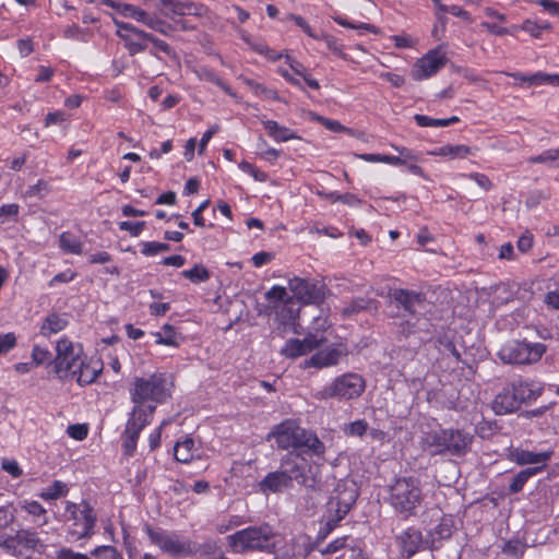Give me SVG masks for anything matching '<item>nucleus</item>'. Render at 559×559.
I'll return each mask as SVG.
<instances>
[{"mask_svg":"<svg viewBox=\"0 0 559 559\" xmlns=\"http://www.w3.org/2000/svg\"><path fill=\"white\" fill-rule=\"evenodd\" d=\"M274 439L277 449L301 452L306 455L322 457L326 451L318 435L299 426L294 419H286L275 425L266 440Z\"/></svg>","mask_w":559,"mask_h":559,"instance_id":"7ed1b4c3","label":"nucleus"},{"mask_svg":"<svg viewBox=\"0 0 559 559\" xmlns=\"http://www.w3.org/2000/svg\"><path fill=\"white\" fill-rule=\"evenodd\" d=\"M348 536H342L338 538H335L333 542L329 543L326 546L320 548V552L323 555H332L335 554L345 547H347Z\"/></svg>","mask_w":559,"mask_h":559,"instance_id":"49530a36","label":"nucleus"},{"mask_svg":"<svg viewBox=\"0 0 559 559\" xmlns=\"http://www.w3.org/2000/svg\"><path fill=\"white\" fill-rule=\"evenodd\" d=\"M445 53L439 49L428 51L423 58L418 59L413 67L412 78L415 81H421L435 75L447 63Z\"/></svg>","mask_w":559,"mask_h":559,"instance_id":"f3484780","label":"nucleus"},{"mask_svg":"<svg viewBox=\"0 0 559 559\" xmlns=\"http://www.w3.org/2000/svg\"><path fill=\"white\" fill-rule=\"evenodd\" d=\"M468 178L474 180L485 191L490 190L492 187L491 180L485 174L472 173L468 175Z\"/></svg>","mask_w":559,"mask_h":559,"instance_id":"338daca9","label":"nucleus"},{"mask_svg":"<svg viewBox=\"0 0 559 559\" xmlns=\"http://www.w3.org/2000/svg\"><path fill=\"white\" fill-rule=\"evenodd\" d=\"M16 345V336L13 332L0 335V355L7 354Z\"/></svg>","mask_w":559,"mask_h":559,"instance_id":"4d7b16f0","label":"nucleus"},{"mask_svg":"<svg viewBox=\"0 0 559 559\" xmlns=\"http://www.w3.org/2000/svg\"><path fill=\"white\" fill-rule=\"evenodd\" d=\"M551 455V451L536 453L527 450H515L513 452V460L519 465L540 464L543 469L546 465V462L550 460Z\"/></svg>","mask_w":559,"mask_h":559,"instance_id":"393cba45","label":"nucleus"},{"mask_svg":"<svg viewBox=\"0 0 559 559\" xmlns=\"http://www.w3.org/2000/svg\"><path fill=\"white\" fill-rule=\"evenodd\" d=\"M20 206L15 203L4 204L0 207V223L16 221Z\"/></svg>","mask_w":559,"mask_h":559,"instance_id":"09e8293b","label":"nucleus"},{"mask_svg":"<svg viewBox=\"0 0 559 559\" xmlns=\"http://www.w3.org/2000/svg\"><path fill=\"white\" fill-rule=\"evenodd\" d=\"M75 277V273L71 270H67L64 272L56 274L49 282L48 286L53 287L56 284L69 283L73 281Z\"/></svg>","mask_w":559,"mask_h":559,"instance_id":"69168bd1","label":"nucleus"},{"mask_svg":"<svg viewBox=\"0 0 559 559\" xmlns=\"http://www.w3.org/2000/svg\"><path fill=\"white\" fill-rule=\"evenodd\" d=\"M423 501L421 483L414 476L397 477L389 486L388 502L404 519L416 516Z\"/></svg>","mask_w":559,"mask_h":559,"instance_id":"20e7f679","label":"nucleus"},{"mask_svg":"<svg viewBox=\"0 0 559 559\" xmlns=\"http://www.w3.org/2000/svg\"><path fill=\"white\" fill-rule=\"evenodd\" d=\"M56 559H91L87 555L62 547L56 552Z\"/></svg>","mask_w":559,"mask_h":559,"instance_id":"bf43d9fd","label":"nucleus"},{"mask_svg":"<svg viewBox=\"0 0 559 559\" xmlns=\"http://www.w3.org/2000/svg\"><path fill=\"white\" fill-rule=\"evenodd\" d=\"M147 43H151L153 48L150 50V53L156 58H159L157 51L164 52L165 55L175 58L176 52L173 47H170L165 40H162L154 36L151 33H147Z\"/></svg>","mask_w":559,"mask_h":559,"instance_id":"58836bf2","label":"nucleus"},{"mask_svg":"<svg viewBox=\"0 0 559 559\" xmlns=\"http://www.w3.org/2000/svg\"><path fill=\"white\" fill-rule=\"evenodd\" d=\"M91 556L95 559H123L122 555L109 545L97 546L91 551Z\"/></svg>","mask_w":559,"mask_h":559,"instance_id":"37998d69","label":"nucleus"},{"mask_svg":"<svg viewBox=\"0 0 559 559\" xmlns=\"http://www.w3.org/2000/svg\"><path fill=\"white\" fill-rule=\"evenodd\" d=\"M67 492H68L67 485L60 480H55L51 486L47 487L39 495V497L45 500H55V499L66 496Z\"/></svg>","mask_w":559,"mask_h":559,"instance_id":"a19ab883","label":"nucleus"},{"mask_svg":"<svg viewBox=\"0 0 559 559\" xmlns=\"http://www.w3.org/2000/svg\"><path fill=\"white\" fill-rule=\"evenodd\" d=\"M449 157L450 158H465L471 153V147L464 144L451 145L449 144Z\"/></svg>","mask_w":559,"mask_h":559,"instance_id":"052dcab7","label":"nucleus"},{"mask_svg":"<svg viewBox=\"0 0 559 559\" xmlns=\"http://www.w3.org/2000/svg\"><path fill=\"white\" fill-rule=\"evenodd\" d=\"M68 433L75 440H84L87 437L88 429L86 425L75 424L68 427Z\"/></svg>","mask_w":559,"mask_h":559,"instance_id":"680f3d73","label":"nucleus"},{"mask_svg":"<svg viewBox=\"0 0 559 559\" xmlns=\"http://www.w3.org/2000/svg\"><path fill=\"white\" fill-rule=\"evenodd\" d=\"M348 355V350L346 346L338 345L334 347H326L324 349L318 350L310 358L305 359L301 367L304 369L307 368H328L332 366H336L341 358L346 357Z\"/></svg>","mask_w":559,"mask_h":559,"instance_id":"a211bd4d","label":"nucleus"},{"mask_svg":"<svg viewBox=\"0 0 559 559\" xmlns=\"http://www.w3.org/2000/svg\"><path fill=\"white\" fill-rule=\"evenodd\" d=\"M264 297L270 302L281 301L283 304L289 298L286 288L278 285H274L272 288H270L265 293Z\"/></svg>","mask_w":559,"mask_h":559,"instance_id":"de8ad7c7","label":"nucleus"},{"mask_svg":"<svg viewBox=\"0 0 559 559\" xmlns=\"http://www.w3.org/2000/svg\"><path fill=\"white\" fill-rule=\"evenodd\" d=\"M22 509H24L28 514L33 515L34 518H40L43 516V521L40 522V525H44L47 523V520L45 518L46 510L44 507L37 502V501H24L22 504Z\"/></svg>","mask_w":559,"mask_h":559,"instance_id":"a18cd8bd","label":"nucleus"},{"mask_svg":"<svg viewBox=\"0 0 559 559\" xmlns=\"http://www.w3.org/2000/svg\"><path fill=\"white\" fill-rule=\"evenodd\" d=\"M444 449L448 454L454 456L465 455L472 447L474 436L464 429L449 428L444 429Z\"/></svg>","mask_w":559,"mask_h":559,"instance_id":"6ab92c4d","label":"nucleus"},{"mask_svg":"<svg viewBox=\"0 0 559 559\" xmlns=\"http://www.w3.org/2000/svg\"><path fill=\"white\" fill-rule=\"evenodd\" d=\"M203 78L221 87L225 93L231 94L230 87L213 71H204Z\"/></svg>","mask_w":559,"mask_h":559,"instance_id":"0e129e2a","label":"nucleus"},{"mask_svg":"<svg viewBox=\"0 0 559 559\" xmlns=\"http://www.w3.org/2000/svg\"><path fill=\"white\" fill-rule=\"evenodd\" d=\"M392 147L399 152V158L402 162V165H407L411 162H418L420 160V157L417 153H415L413 150L407 148L405 146H396L392 145Z\"/></svg>","mask_w":559,"mask_h":559,"instance_id":"603ef678","label":"nucleus"},{"mask_svg":"<svg viewBox=\"0 0 559 559\" xmlns=\"http://www.w3.org/2000/svg\"><path fill=\"white\" fill-rule=\"evenodd\" d=\"M173 12L175 15H192L204 16L207 13V8L202 3L192 1L177 2L174 4Z\"/></svg>","mask_w":559,"mask_h":559,"instance_id":"7c9ffc66","label":"nucleus"},{"mask_svg":"<svg viewBox=\"0 0 559 559\" xmlns=\"http://www.w3.org/2000/svg\"><path fill=\"white\" fill-rule=\"evenodd\" d=\"M262 124L269 136H271L276 142H286L293 139H299L294 130L281 126L274 120H262Z\"/></svg>","mask_w":559,"mask_h":559,"instance_id":"bb28decb","label":"nucleus"},{"mask_svg":"<svg viewBox=\"0 0 559 559\" xmlns=\"http://www.w3.org/2000/svg\"><path fill=\"white\" fill-rule=\"evenodd\" d=\"M306 354L319 348L323 342V338H317L314 334H308L304 340H300Z\"/></svg>","mask_w":559,"mask_h":559,"instance_id":"e2e57ef3","label":"nucleus"},{"mask_svg":"<svg viewBox=\"0 0 559 559\" xmlns=\"http://www.w3.org/2000/svg\"><path fill=\"white\" fill-rule=\"evenodd\" d=\"M150 28L168 36L170 35V32L174 29L170 24H167L165 21L158 19L157 16H153V19L148 22Z\"/></svg>","mask_w":559,"mask_h":559,"instance_id":"6e6d98bb","label":"nucleus"},{"mask_svg":"<svg viewBox=\"0 0 559 559\" xmlns=\"http://www.w3.org/2000/svg\"><path fill=\"white\" fill-rule=\"evenodd\" d=\"M56 358L52 361L53 371L60 379L72 377L76 367L82 366L83 353L75 350L73 343L68 338H61L57 342Z\"/></svg>","mask_w":559,"mask_h":559,"instance_id":"ddd939ff","label":"nucleus"},{"mask_svg":"<svg viewBox=\"0 0 559 559\" xmlns=\"http://www.w3.org/2000/svg\"><path fill=\"white\" fill-rule=\"evenodd\" d=\"M39 545L37 533L27 530H20L0 542V547L5 552L19 559H31Z\"/></svg>","mask_w":559,"mask_h":559,"instance_id":"4468645a","label":"nucleus"},{"mask_svg":"<svg viewBox=\"0 0 559 559\" xmlns=\"http://www.w3.org/2000/svg\"><path fill=\"white\" fill-rule=\"evenodd\" d=\"M542 471V466L536 467H527L522 471H520L516 475L513 476L510 485H509V492L514 495L520 492L527 480L535 476L537 473Z\"/></svg>","mask_w":559,"mask_h":559,"instance_id":"2f4dec72","label":"nucleus"},{"mask_svg":"<svg viewBox=\"0 0 559 559\" xmlns=\"http://www.w3.org/2000/svg\"><path fill=\"white\" fill-rule=\"evenodd\" d=\"M294 486L289 481L286 473L280 466L277 471L267 473L263 479L259 481V489L263 493H280L284 490L292 489Z\"/></svg>","mask_w":559,"mask_h":559,"instance_id":"aec40b11","label":"nucleus"},{"mask_svg":"<svg viewBox=\"0 0 559 559\" xmlns=\"http://www.w3.org/2000/svg\"><path fill=\"white\" fill-rule=\"evenodd\" d=\"M175 459L181 463H190L194 456V441L187 438L183 441H178L174 448Z\"/></svg>","mask_w":559,"mask_h":559,"instance_id":"473e14b6","label":"nucleus"},{"mask_svg":"<svg viewBox=\"0 0 559 559\" xmlns=\"http://www.w3.org/2000/svg\"><path fill=\"white\" fill-rule=\"evenodd\" d=\"M72 377H76V382L80 385H87L93 383L103 370V361L100 359L91 358L86 361V357L82 356V366L76 367Z\"/></svg>","mask_w":559,"mask_h":559,"instance_id":"4be33fe9","label":"nucleus"},{"mask_svg":"<svg viewBox=\"0 0 559 559\" xmlns=\"http://www.w3.org/2000/svg\"><path fill=\"white\" fill-rule=\"evenodd\" d=\"M66 519L71 522L68 534L73 540L88 539L95 534L97 514L85 500L80 503L67 501Z\"/></svg>","mask_w":559,"mask_h":559,"instance_id":"9d476101","label":"nucleus"},{"mask_svg":"<svg viewBox=\"0 0 559 559\" xmlns=\"http://www.w3.org/2000/svg\"><path fill=\"white\" fill-rule=\"evenodd\" d=\"M67 325L68 320L64 317L52 312L43 321L39 333L45 337H49L51 334L62 331Z\"/></svg>","mask_w":559,"mask_h":559,"instance_id":"cd10ccee","label":"nucleus"},{"mask_svg":"<svg viewBox=\"0 0 559 559\" xmlns=\"http://www.w3.org/2000/svg\"><path fill=\"white\" fill-rule=\"evenodd\" d=\"M171 383L166 373L155 372L147 378L135 377L130 388V397L134 406L128 414L121 433L122 451L128 457L136 451L142 430L152 423L156 405L170 397Z\"/></svg>","mask_w":559,"mask_h":559,"instance_id":"f257e3e1","label":"nucleus"},{"mask_svg":"<svg viewBox=\"0 0 559 559\" xmlns=\"http://www.w3.org/2000/svg\"><path fill=\"white\" fill-rule=\"evenodd\" d=\"M454 531V521L451 516H442L440 522L427 532L432 543L449 539Z\"/></svg>","mask_w":559,"mask_h":559,"instance_id":"c85d7f7f","label":"nucleus"},{"mask_svg":"<svg viewBox=\"0 0 559 559\" xmlns=\"http://www.w3.org/2000/svg\"><path fill=\"white\" fill-rule=\"evenodd\" d=\"M59 247L68 253L80 254L82 253V242L78 237L69 231H64L59 237Z\"/></svg>","mask_w":559,"mask_h":559,"instance_id":"f704fd0d","label":"nucleus"},{"mask_svg":"<svg viewBox=\"0 0 559 559\" xmlns=\"http://www.w3.org/2000/svg\"><path fill=\"white\" fill-rule=\"evenodd\" d=\"M414 119L419 127H448L460 121L456 116L447 119H437L420 114L415 115Z\"/></svg>","mask_w":559,"mask_h":559,"instance_id":"e433bc0d","label":"nucleus"},{"mask_svg":"<svg viewBox=\"0 0 559 559\" xmlns=\"http://www.w3.org/2000/svg\"><path fill=\"white\" fill-rule=\"evenodd\" d=\"M368 430V423L365 419H358L350 423L345 429L348 436L362 437Z\"/></svg>","mask_w":559,"mask_h":559,"instance_id":"8fccbe9b","label":"nucleus"},{"mask_svg":"<svg viewBox=\"0 0 559 559\" xmlns=\"http://www.w3.org/2000/svg\"><path fill=\"white\" fill-rule=\"evenodd\" d=\"M333 20L341 26L343 27H347V28H354V29H358V31H368V32H371V33H377V29L373 25L371 24H367V23H360V24H354L349 21H347L346 19L342 17V16H335L333 17Z\"/></svg>","mask_w":559,"mask_h":559,"instance_id":"5fc2aeb1","label":"nucleus"},{"mask_svg":"<svg viewBox=\"0 0 559 559\" xmlns=\"http://www.w3.org/2000/svg\"><path fill=\"white\" fill-rule=\"evenodd\" d=\"M288 288L294 297L305 304H319L324 299V285L316 281L294 277L288 282Z\"/></svg>","mask_w":559,"mask_h":559,"instance_id":"dca6fc26","label":"nucleus"},{"mask_svg":"<svg viewBox=\"0 0 559 559\" xmlns=\"http://www.w3.org/2000/svg\"><path fill=\"white\" fill-rule=\"evenodd\" d=\"M358 490L353 480H341L333 490L326 504V521L320 527L318 540L324 539L347 515L356 503Z\"/></svg>","mask_w":559,"mask_h":559,"instance_id":"39448f33","label":"nucleus"},{"mask_svg":"<svg viewBox=\"0 0 559 559\" xmlns=\"http://www.w3.org/2000/svg\"><path fill=\"white\" fill-rule=\"evenodd\" d=\"M145 222H120L118 224L120 230L129 231L132 237H138L145 228Z\"/></svg>","mask_w":559,"mask_h":559,"instance_id":"864d4df0","label":"nucleus"},{"mask_svg":"<svg viewBox=\"0 0 559 559\" xmlns=\"http://www.w3.org/2000/svg\"><path fill=\"white\" fill-rule=\"evenodd\" d=\"M185 278H188L193 284L204 283L210 280L211 273L203 264H194L192 269L181 272Z\"/></svg>","mask_w":559,"mask_h":559,"instance_id":"c9c22d12","label":"nucleus"},{"mask_svg":"<svg viewBox=\"0 0 559 559\" xmlns=\"http://www.w3.org/2000/svg\"><path fill=\"white\" fill-rule=\"evenodd\" d=\"M305 455L298 451H289L282 456L280 465L293 485L296 483L314 491L320 483L319 467L307 460Z\"/></svg>","mask_w":559,"mask_h":559,"instance_id":"6e6552de","label":"nucleus"},{"mask_svg":"<svg viewBox=\"0 0 559 559\" xmlns=\"http://www.w3.org/2000/svg\"><path fill=\"white\" fill-rule=\"evenodd\" d=\"M106 4L110 5L111 8L116 9L118 13H120L124 17L133 19L140 23H143L144 25L148 26V22L153 19L154 15L150 14L148 12L142 10L141 8L129 4V3H119L115 2L112 0H106Z\"/></svg>","mask_w":559,"mask_h":559,"instance_id":"5701e85b","label":"nucleus"},{"mask_svg":"<svg viewBox=\"0 0 559 559\" xmlns=\"http://www.w3.org/2000/svg\"><path fill=\"white\" fill-rule=\"evenodd\" d=\"M32 358L36 365H43L46 362L52 364L51 353L47 348H43L35 345L32 350Z\"/></svg>","mask_w":559,"mask_h":559,"instance_id":"3c124183","label":"nucleus"},{"mask_svg":"<svg viewBox=\"0 0 559 559\" xmlns=\"http://www.w3.org/2000/svg\"><path fill=\"white\" fill-rule=\"evenodd\" d=\"M300 307L293 298H288L276 311V318L284 326L293 328L299 317Z\"/></svg>","mask_w":559,"mask_h":559,"instance_id":"a878e982","label":"nucleus"},{"mask_svg":"<svg viewBox=\"0 0 559 559\" xmlns=\"http://www.w3.org/2000/svg\"><path fill=\"white\" fill-rule=\"evenodd\" d=\"M50 192V187L47 181L38 180L37 183L32 185L27 188L25 194L26 197L33 198L37 197L39 199L45 198Z\"/></svg>","mask_w":559,"mask_h":559,"instance_id":"c03bdc74","label":"nucleus"},{"mask_svg":"<svg viewBox=\"0 0 559 559\" xmlns=\"http://www.w3.org/2000/svg\"><path fill=\"white\" fill-rule=\"evenodd\" d=\"M480 26L484 29H486L487 32H489L490 34L496 35V36H504L507 34H509V29L507 27L500 26L497 23L484 21L480 23Z\"/></svg>","mask_w":559,"mask_h":559,"instance_id":"774afa93","label":"nucleus"},{"mask_svg":"<svg viewBox=\"0 0 559 559\" xmlns=\"http://www.w3.org/2000/svg\"><path fill=\"white\" fill-rule=\"evenodd\" d=\"M281 354L287 358H298L306 355L302 343L298 338H290L286 342L285 346L281 349Z\"/></svg>","mask_w":559,"mask_h":559,"instance_id":"ea45409f","label":"nucleus"},{"mask_svg":"<svg viewBox=\"0 0 559 559\" xmlns=\"http://www.w3.org/2000/svg\"><path fill=\"white\" fill-rule=\"evenodd\" d=\"M546 350V345L542 343L511 340L501 346L498 357L504 364L531 365L538 361Z\"/></svg>","mask_w":559,"mask_h":559,"instance_id":"f8f14e48","label":"nucleus"},{"mask_svg":"<svg viewBox=\"0 0 559 559\" xmlns=\"http://www.w3.org/2000/svg\"><path fill=\"white\" fill-rule=\"evenodd\" d=\"M274 537L275 533L272 526L263 523L237 531L228 535L226 542L233 552L245 554L255 550H271L275 545Z\"/></svg>","mask_w":559,"mask_h":559,"instance_id":"0eeeda50","label":"nucleus"},{"mask_svg":"<svg viewBox=\"0 0 559 559\" xmlns=\"http://www.w3.org/2000/svg\"><path fill=\"white\" fill-rule=\"evenodd\" d=\"M366 389L364 378L355 372H347L336 377L330 384L314 393L319 401L336 399L338 401H349L358 399Z\"/></svg>","mask_w":559,"mask_h":559,"instance_id":"9b49d317","label":"nucleus"},{"mask_svg":"<svg viewBox=\"0 0 559 559\" xmlns=\"http://www.w3.org/2000/svg\"><path fill=\"white\" fill-rule=\"evenodd\" d=\"M543 388L534 381L515 380L507 384L493 399L492 411L497 415L511 414L520 409L522 404L535 401Z\"/></svg>","mask_w":559,"mask_h":559,"instance_id":"423d86ee","label":"nucleus"},{"mask_svg":"<svg viewBox=\"0 0 559 559\" xmlns=\"http://www.w3.org/2000/svg\"><path fill=\"white\" fill-rule=\"evenodd\" d=\"M531 164H543L549 168H559V146L549 148L527 159Z\"/></svg>","mask_w":559,"mask_h":559,"instance_id":"72a5a7b5","label":"nucleus"},{"mask_svg":"<svg viewBox=\"0 0 559 559\" xmlns=\"http://www.w3.org/2000/svg\"><path fill=\"white\" fill-rule=\"evenodd\" d=\"M145 533L155 546L173 558L192 557L199 551L197 543L175 531L154 530L146 525Z\"/></svg>","mask_w":559,"mask_h":559,"instance_id":"1a4fd4ad","label":"nucleus"},{"mask_svg":"<svg viewBox=\"0 0 559 559\" xmlns=\"http://www.w3.org/2000/svg\"><path fill=\"white\" fill-rule=\"evenodd\" d=\"M389 307H394L396 312H391V318H404L399 324V333L403 337H408L419 331H426L424 325H427V319L424 318L421 310L427 305L426 295L421 292H416L405 288H393L389 290Z\"/></svg>","mask_w":559,"mask_h":559,"instance_id":"f03ea898","label":"nucleus"},{"mask_svg":"<svg viewBox=\"0 0 559 559\" xmlns=\"http://www.w3.org/2000/svg\"><path fill=\"white\" fill-rule=\"evenodd\" d=\"M526 545L520 539L507 540L502 546V552L515 559L523 557Z\"/></svg>","mask_w":559,"mask_h":559,"instance_id":"79ce46f5","label":"nucleus"},{"mask_svg":"<svg viewBox=\"0 0 559 559\" xmlns=\"http://www.w3.org/2000/svg\"><path fill=\"white\" fill-rule=\"evenodd\" d=\"M444 429L431 430L424 435L421 438V447L424 450L429 451L431 455H445L448 451L444 449Z\"/></svg>","mask_w":559,"mask_h":559,"instance_id":"b1692460","label":"nucleus"},{"mask_svg":"<svg viewBox=\"0 0 559 559\" xmlns=\"http://www.w3.org/2000/svg\"><path fill=\"white\" fill-rule=\"evenodd\" d=\"M117 26L116 35L123 41V46L130 56L143 52L147 49V33L130 23L114 19Z\"/></svg>","mask_w":559,"mask_h":559,"instance_id":"2eb2a0df","label":"nucleus"},{"mask_svg":"<svg viewBox=\"0 0 559 559\" xmlns=\"http://www.w3.org/2000/svg\"><path fill=\"white\" fill-rule=\"evenodd\" d=\"M168 424L167 420L162 424L148 436L150 450L154 451L160 445L163 428Z\"/></svg>","mask_w":559,"mask_h":559,"instance_id":"13d9d810","label":"nucleus"},{"mask_svg":"<svg viewBox=\"0 0 559 559\" xmlns=\"http://www.w3.org/2000/svg\"><path fill=\"white\" fill-rule=\"evenodd\" d=\"M423 542L421 532L415 527H407L396 536V544L403 556L407 559L413 557L419 549Z\"/></svg>","mask_w":559,"mask_h":559,"instance_id":"412c9836","label":"nucleus"},{"mask_svg":"<svg viewBox=\"0 0 559 559\" xmlns=\"http://www.w3.org/2000/svg\"><path fill=\"white\" fill-rule=\"evenodd\" d=\"M378 301L368 297H356L342 309V316L349 318L361 311L377 309Z\"/></svg>","mask_w":559,"mask_h":559,"instance_id":"c756f323","label":"nucleus"},{"mask_svg":"<svg viewBox=\"0 0 559 559\" xmlns=\"http://www.w3.org/2000/svg\"><path fill=\"white\" fill-rule=\"evenodd\" d=\"M155 342L160 345L178 347L177 332L170 324L163 325L159 332L154 333Z\"/></svg>","mask_w":559,"mask_h":559,"instance_id":"4c0bfd02","label":"nucleus"}]
</instances>
